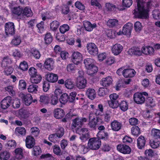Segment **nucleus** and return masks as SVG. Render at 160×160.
Returning a JSON list of instances; mask_svg holds the SVG:
<instances>
[{
    "mask_svg": "<svg viewBox=\"0 0 160 160\" xmlns=\"http://www.w3.org/2000/svg\"><path fill=\"white\" fill-rule=\"evenodd\" d=\"M12 62V60L9 57H5L2 60V66L4 67H8L11 64Z\"/></svg>",
    "mask_w": 160,
    "mask_h": 160,
    "instance_id": "obj_30",
    "label": "nucleus"
},
{
    "mask_svg": "<svg viewBox=\"0 0 160 160\" xmlns=\"http://www.w3.org/2000/svg\"><path fill=\"white\" fill-rule=\"evenodd\" d=\"M10 153L8 152L7 151L2 152L0 153V160H7L10 158Z\"/></svg>",
    "mask_w": 160,
    "mask_h": 160,
    "instance_id": "obj_37",
    "label": "nucleus"
},
{
    "mask_svg": "<svg viewBox=\"0 0 160 160\" xmlns=\"http://www.w3.org/2000/svg\"><path fill=\"white\" fill-rule=\"evenodd\" d=\"M101 145V142L100 140L97 138H93L89 140L88 147L92 150H97L100 147Z\"/></svg>",
    "mask_w": 160,
    "mask_h": 160,
    "instance_id": "obj_2",
    "label": "nucleus"
},
{
    "mask_svg": "<svg viewBox=\"0 0 160 160\" xmlns=\"http://www.w3.org/2000/svg\"><path fill=\"white\" fill-rule=\"evenodd\" d=\"M11 11L13 14L19 16L22 14L23 10L20 7H14L12 8Z\"/></svg>",
    "mask_w": 160,
    "mask_h": 160,
    "instance_id": "obj_35",
    "label": "nucleus"
},
{
    "mask_svg": "<svg viewBox=\"0 0 160 160\" xmlns=\"http://www.w3.org/2000/svg\"><path fill=\"white\" fill-rule=\"evenodd\" d=\"M107 25L110 28L115 27L118 25V21L115 19H110L107 21Z\"/></svg>",
    "mask_w": 160,
    "mask_h": 160,
    "instance_id": "obj_28",
    "label": "nucleus"
},
{
    "mask_svg": "<svg viewBox=\"0 0 160 160\" xmlns=\"http://www.w3.org/2000/svg\"><path fill=\"white\" fill-rule=\"evenodd\" d=\"M31 131L32 135L34 136H37L39 134L40 132L39 129L36 127L31 128Z\"/></svg>",
    "mask_w": 160,
    "mask_h": 160,
    "instance_id": "obj_62",
    "label": "nucleus"
},
{
    "mask_svg": "<svg viewBox=\"0 0 160 160\" xmlns=\"http://www.w3.org/2000/svg\"><path fill=\"white\" fill-rule=\"evenodd\" d=\"M11 101V97L8 96L4 98L1 102V106L3 109H6L8 108Z\"/></svg>",
    "mask_w": 160,
    "mask_h": 160,
    "instance_id": "obj_24",
    "label": "nucleus"
},
{
    "mask_svg": "<svg viewBox=\"0 0 160 160\" xmlns=\"http://www.w3.org/2000/svg\"><path fill=\"white\" fill-rule=\"evenodd\" d=\"M53 115L54 117L57 119H61L65 115L63 110L60 108H57L54 110Z\"/></svg>",
    "mask_w": 160,
    "mask_h": 160,
    "instance_id": "obj_21",
    "label": "nucleus"
},
{
    "mask_svg": "<svg viewBox=\"0 0 160 160\" xmlns=\"http://www.w3.org/2000/svg\"><path fill=\"white\" fill-rule=\"evenodd\" d=\"M65 87L68 89H72L74 87L73 82L71 79H68L65 81Z\"/></svg>",
    "mask_w": 160,
    "mask_h": 160,
    "instance_id": "obj_48",
    "label": "nucleus"
},
{
    "mask_svg": "<svg viewBox=\"0 0 160 160\" xmlns=\"http://www.w3.org/2000/svg\"><path fill=\"white\" fill-rule=\"evenodd\" d=\"M80 135V139L83 142L87 141L90 137L89 132L87 128H82L76 131Z\"/></svg>",
    "mask_w": 160,
    "mask_h": 160,
    "instance_id": "obj_3",
    "label": "nucleus"
},
{
    "mask_svg": "<svg viewBox=\"0 0 160 160\" xmlns=\"http://www.w3.org/2000/svg\"><path fill=\"white\" fill-rule=\"evenodd\" d=\"M131 132L133 135L137 137L141 133L140 129L137 126H135L132 128Z\"/></svg>",
    "mask_w": 160,
    "mask_h": 160,
    "instance_id": "obj_42",
    "label": "nucleus"
},
{
    "mask_svg": "<svg viewBox=\"0 0 160 160\" xmlns=\"http://www.w3.org/2000/svg\"><path fill=\"white\" fill-rule=\"evenodd\" d=\"M137 146L138 148L142 149L144 147L146 143V140L142 136H140L137 140Z\"/></svg>",
    "mask_w": 160,
    "mask_h": 160,
    "instance_id": "obj_25",
    "label": "nucleus"
},
{
    "mask_svg": "<svg viewBox=\"0 0 160 160\" xmlns=\"http://www.w3.org/2000/svg\"><path fill=\"white\" fill-rule=\"evenodd\" d=\"M120 108L124 112L127 111L128 107V103L126 101L123 100L119 104Z\"/></svg>",
    "mask_w": 160,
    "mask_h": 160,
    "instance_id": "obj_39",
    "label": "nucleus"
},
{
    "mask_svg": "<svg viewBox=\"0 0 160 160\" xmlns=\"http://www.w3.org/2000/svg\"><path fill=\"white\" fill-rule=\"evenodd\" d=\"M117 148L119 152L124 154H129L131 152L130 148L125 144H119L117 145Z\"/></svg>",
    "mask_w": 160,
    "mask_h": 160,
    "instance_id": "obj_10",
    "label": "nucleus"
},
{
    "mask_svg": "<svg viewBox=\"0 0 160 160\" xmlns=\"http://www.w3.org/2000/svg\"><path fill=\"white\" fill-rule=\"evenodd\" d=\"M87 70L88 74L90 75H92L97 72L98 68L96 66L93 65L90 67Z\"/></svg>",
    "mask_w": 160,
    "mask_h": 160,
    "instance_id": "obj_32",
    "label": "nucleus"
},
{
    "mask_svg": "<svg viewBox=\"0 0 160 160\" xmlns=\"http://www.w3.org/2000/svg\"><path fill=\"white\" fill-rule=\"evenodd\" d=\"M128 52L129 54L131 55L140 56L142 54V50L141 51L140 48L136 47H133L130 49Z\"/></svg>",
    "mask_w": 160,
    "mask_h": 160,
    "instance_id": "obj_17",
    "label": "nucleus"
},
{
    "mask_svg": "<svg viewBox=\"0 0 160 160\" xmlns=\"http://www.w3.org/2000/svg\"><path fill=\"white\" fill-rule=\"evenodd\" d=\"M97 136L98 138L100 139H103L107 138L108 136V134L104 131H99L97 134Z\"/></svg>",
    "mask_w": 160,
    "mask_h": 160,
    "instance_id": "obj_56",
    "label": "nucleus"
},
{
    "mask_svg": "<svg viewBox=\"0 0 160 160\" xmlns=\"http://www.w3.org/2000/svg\"><path fill=\"white\" fill-rule=\"evenodd\" d=\"M94 60L90 58H87L85 59L84 61V63L86 69L89 68L90 67L94 65Z\"/></svg>",
    "mask_w": 160,
    "mask_h": 160,
    "instance_id": "obj_36",
    "label": "nucleus"
},
{
    "mask_svg": "<svg viewBox=\"0 0 160 160\" xmlns=\"http://www.w3.org/2000/svg\"><path fill=\"white\" fill-rule=\"evenodd\" d=\"M4 28L5 33L7 35H12L14 34L15 28L13 22H9L6 23Z\"/></svg>",
    "mask_w": 160,
    "mask_h": 160,
    "instance_id": "obj_5",
    "label": "nucleus"
},
{
    "mask_svg": "<svg viewBox=\"0 0 160 160\" xmlns=\"http://www.w3.org/2000/svg\"><path fill=\"white\" fill-rule=\"evenodd\" d=\"M83 24L85 29L88 32L92 31L97 26L95 23L92 24L90 22L87 21H84Z\"/></svg>",
    "mask_w": 160,
    "mask_h": 160,
    "instance_id": "obj_16",
    "label": "nucleus"
},
{
    "mask_svg": "<svg viewBox=\"0 0 160 160\" xmlns=\"http://www.w3.org/2000/svg\"><path fill=\"white\" fill-rule=\"evenodd\" d=\"M22 14L23 16L28 17L32 16L33 13L30 8L28 7H26L23 10Z\"/></svg>",
    "mask_w": 160,
    "mask_h": 160,
    "instance_id": "obj_34",
    "label": "nucleus"
},
{
    "mask_svg": "<svg viewBox=\"0 0 160 160\" xmlns=\"http://www.w3.org/2000/svg\"><path fill=\"white\" fill-rule=\"evenodd\" d=\"M19 68L22 71H25L27 70L28 68V65L27 62L25 61L21 62L20 63Z\"/></svg>",
    "mask_w": 160,
    "mask_h": 160,
    "instance_id": "obj_53",
    "label": "nucleus"
},
{
    "mask_svg": "<svg viewBox=\"0 0 160 160\" xmlns=\"http://www.w3.org/2000/svg\"><path fill=\"white\" fill-rule=\"evenodd\" d=\"M15 158L17 159H21L23 157L22 149L21 148H16L15 150Z\"/></svg>",
    "mask_w": 160,
    "mask_h": 160,
    "instance_id": "obj_33",
    "label": "nucleus"
},
{
    "mask_svg": "<svg viewBox=\"0 0 160 160\" xmlns=\"http://www.w3.org/2000/svg\"><path fill=\"white\" fill-rule=\"evenodd\" d=\"M123 34V30L121 31L120 30L118 32H113L111 30L108 31V33L107 34V36L110 38H114L116 35H121Z\"/></svg>",
    "mask_w": 160,
    "mask_h": 160,
    "instance_id": "obj_38",
    "label": "nucleus"
},
{
    "mask_svg": "<svg viewBox=\"0 0 160 160\" xmlns=\"http://www.w3.org/2000/svg\"><path fill=\"white\" fill-rule=\"evenodd\" d=\"M123 47L119 44H116L111 47V51L115 56L118 55L122 51Z\"/></svg>",
    "mask_w": 160,
    "mask_h": 160,
    "instance_id": "obj_12",
    "label": "nucleus"
},
{
    "mask_svg": "<svg viewBox=\"0 0 160 160\" xmlns=\"http://www.w3.org/2000/svg\"><path fill=\"white\" fill-rule=\"evenodd\" d=\"M151 136L154 138L158 139L160 138V130L153 128L151 130Z\"/></svg>",
    "mask_w": 160,
    "mask_h": 160,
    "instance_id": "obj_40",
    "label": "nucleus"
},
{
    "mask_svg": "<svg viewBox=\"0 0 160 160\" xmlns=\"http://www.w3.org/2000/svg\"><path fill=\"white\" fill-rule=\"evenodd\" d=\"M87 119L85 118H76L73 120L72 126V128H81L83 123L87 122Z\"/></svg>",
    "mask_w": 160,
    "mask_h": 160,
    "instance_id": "obj_7",
    "label": "nucleus"
},
{
    "mask_svg": "<svg viewBox=\"0 0 160 160\" xmlns=\"http://www.w3.org/2000/svg\"><path fill=\"white\" fill-rule=\"evenodd\" d=\"M108 103L109 106L113 109L117 108L119 106L118 101L109 100Z\"/></svg>",
    "mask_w": 160,
    "mask_h": 160,
    "instance_id": "obj_51",
    "label": "nucleus"
},
{
    "mask_svg": "<svg viewBox=\"0 0 160 160\" xmlns=\"http://www.w3.org/2000/svg\"><path fill=\"white\" fill-rule=\"evenodd\" d=\"M86 94L88 97L91 100L94 99L96 96L95 90L92 88L88 89L87 90Z\"/></svg>",
    "mask_w": 160,
    "mask_h": 160,
    "instance_id": "obj_29",
    "label": "nucleus"
},
{
    "mask_svg": "<svg viewBox=\"0 0 160 160\" xmlns=\"http://www.w3.org/2000/svg\"><path fill=\"white\" fill-rule=\"evenodd\" d=\"M59 23L58 21H53L50 24V28L51 29L52 31L56 30L59 26Z\"/></svg>",
    "mask_w": 160,
    "mask_h": 160,
    "instance_id": "obj_52",
    "label": "nucleus"
},
{
    "mask_svg": "<svg viewBox=\"0 0 160 160\" xmlns=\"http://www.w3.org/2000/svg\"><path fill=\"white\" fill-rule=\"evenodd\" d=\"M19 115L20 117L25 118L29 116V113L28 111L23 109L19 110L18 112Z\"/></svg>",
    "mask_w": 160,
    "mask_h": 160,
    "instance_id": "obj_47",
    "label": "nucleus"
},
{
    "mask_svg": "<svg viewBox=\"0 0 160 160\" xmlns=\"http://www.w3.org/2000/svg\"><path fill=\"white\" fill-rule=\"evenodd\" d=\"M137 6L134 10V14L139 18H146L148 17V12L151 2H143V0H137Z\"/></svg>",
    "mask_w": 160,
    "mask_h": 160,
    "instance_id": "obj_1",
    "label": "nucleus"
},
{
    "mask_svg": "<svg viewBox=\"0 0 160 160\" xmlns=\"http://www.w3.org/2000/svg\"><path fill=\"white\" fill-rule=\"evenodd\" d=\"M26 133V130L25 128L22 127H17L15 130V133L18 136H24Z\"/></svg>",
    "mask_w": 160,
    "mask_h": 160,
    "instance_id": "obj_26",
    "label": "nucleus"
},
{
    "mask_svg": "<svg viewBox=\"0 0 160 160\" xmlns=\"http://www.w3.org/2000/svg\"><path fill=\"white\" fill-rule=\"evenodd\" d=\"M45 43L47 44H50L52 41V38L50 33H47L44 38Z\"/></svg>",
    "mask_w": 160,
    "mask_h": 160,
    "instance_id": "obj_59",
    "label": "nucleus"
},
{
    "mask_svg": "<svg viewBox=\"0 0 160 160\" xmlns=\"http://www.w3.org/2000/svg\"><path fill=\"white\" fill-rule=\"evenodd\" d=\"M160 145V142L157 139L152 141L150 142V145L153 148H156Z\"/></svg>",
    "mask_w": 160,
    "mask_h": 160,
    "instance_id": "obj_50",
    "label": "nucleus"
},
{
    "mask_svg": "<svg viewBox=\"0 0 160 160\" xmlns=\"http://www.w3.org/2000/svg\"><path fill=\"white\" fill-rule=\"evenodd\" d=\"M42 77L39 74L31 77L30 80L31 83L34 84H38L41 81Z\"/></svg>",
    "mask_w": 160,
    "mask_h": 160,
    "instance_id": "obj_27",
    "label": "nucleus"
},
{
    "mask_svg": "<svg viewBox=\"0 0 160 160\" xmlns=\"http://www.w3.org/2000/svg\"><path fill=\"white\" fill-rule=\"evenodd\" d=\"M21 40L19 36H16L12 41V43L15 45H18L20 44Z\"/></svg>",
    "mask_w": 160,
    "mask_h": 160,
    "instance_id": "obj_63",
    "label": "nucleus"
},
{
    "mask_svg": "<svg viewBox=\"0 0 160 160\" xmlns=\"http://www.w3.org/2000/svg\"><path fill=\"white\" fill-rule=\"evenodd\" d=\"M64 129L62 127H60L56 130V134L58 138H61L64 135Z\"/></svg>",
    "mask_w": 160,
    "mask_h": 160,
    "instance_id": "obj_54",
    "label": "nucleus"
},
{
    "mask_svg": "<svg viewBox=\"0 0 160 160\" xmlns=\"http://www.w3.org/2000/svg\"><path fill=\"white\" fill-rule=\"evenodd\" d=\"M49 97L47 95H43L40 96V101L44 104L49 103Z\"/></svg>",
    "mask_w": 160,
    "mask_h": 160,
    "instance_id": "obj_44",
    "label": "nucleus"
},
{
    "mask_svg": "<svg viewBox=\"0 0 160 160\" xmlns=\"http://www.w3.org/2000/svg\"><path fill=\"white\" fill-rule=\"evenodd\" d=\"M103 122L100 118L97 117L96 118H93L92 119L89 120L88 125L90 128L95 129L96 127L103 123Z\"/></svg>",
    "mask_w": 160,
    "mask_h": 160,
    "instance_id": "obj_4",
    "label": "nucleus"
},
{
    "mask_svg": "<svg viewBox=\"0 0 160 160\" xmlns=\"http://www.w3.org/2000/svg\"><path fill=\"white\" fill-rule=\"evenodd\" d=\"M136 72L132 69H125L123 71L122 75L125 78L133 77L136 74Z\"/></svg>",
    "mask_w": 160,
    "mask_h": 160,
    "instance_id": "obj_20",
    "label": "nucleus"
},
{
    "mask_svg": "<svg viewBox=\"0 0 160 160\" xmlns=\"http://www.w3.org/2000/svg\"><path fill=\"white\" fill-rule=\"evenodd\" d=\"M147 102L148 105L152 108L155 105V101L152 98H148L147 100Z\"/></svg>",
    "mask_w": 160,
    "mask_h": 160,
    "instance_id": "obj_64",
    "label": "nucleus"
},
{
    "mask_svg": "<svg viewBox=\"0 0 160 160\" xmlns=\"http://www.w3.org/2000/svg\"><path fill=\"white\" fill-rule=\"evenodd\" d=\"M69 27L67 24H63L60 26L59 30L62 33H64L66 32L69 30Z\"/></svg>",
    "mask_w": 160,
    "mask_h": 160,
    "instance_id": "obj_58",
    "label": "nucleus"
},
{
    "mask_svg": "<svg viewBox=\"0 0 160 160\" xmlns=\"http://www.w3.org/2000/svg\"><path fill=\"white\" fill-rule=\"evenodd\" d=\"M28 73L30 77L38 74L37 69L33 67H31L29 68L28 70Z\"/></svg>",
    "mask_w": 160,
    "mask_h": 160,
    "instance_id": "obj_60",
    "label": "nucleus"
},
{
    "mask_svg": "<svg viewBox=\"0 0 160 160\" xmlns=\"http://www.w3.org/2000/svg\"><path fill=\"white\" fill-rule=\"evenodd\" d=\"M41 152L42 151L40 147L38 146H35L33 148L32 153L33 156H37L39 155Z\"/></svg>",
    "mask_w": 160,
    "mask_h": 160,
    "instance_id": "obj_46",
    "label": "nucleus"
},
{
    "mask_svg": "<svg viewBox=\"0 0 160 160\" xmlns=\"http://www.w3.org/2000/svg\"><path fill=\"white\" fill-rule=\"evenodd\" d=\"M26 146L27 148L30 149L34 147L35 144V139L32 136H28L27 137L26 140Z\"/></svg>",
    "mask_w": 160,
    "mask_h": 160,
    "instance_id": "obj_14",
    "label": "nucleus"
},
{
    "mask_svg": "<svg viewBox=\"0 0 160 160\" xmlns=\"http://www.w3.org/2000/svg\"><path fill=\"white\" fill-rule=\"evenodd\" d=\"M69 100L68 95L66 93H63L60 97L59 101L62 104H65Z\"/></svg>",
    "mask_w": 160,
    "mask_h": 160,
    "instance_id": "obj_43",
    "label": "nucleus"
},
{
    "mask_svg": "<svg viewBox=\"0 0 160 160\" xmlns=\"http://www.w3.org/2000/svg\"><path fill=\"white\" fill-rule=\"evenodd\" d=\"M142 53L145 55H152L154 54V48L150 46H143L142 48Z\"/></svg>",
    "mask_w": 160,
    "mask_h": 160,
    "instance_id": "obj_18",
    "label": "nucleus"
},
{
    "mask_svg": "<svg viewBox=\"0 0 160 160\" xmlns=\"http://www.w3.org/2000/svg\"><path fill=\"white\" fill-rule=\"evenodd\" d=\"M112 79L110 77H108L106 78H103L102 79V85L104 87H107L111 84Z\"/></svg>",
    "mask_w": 160,
    "mask_h": 160,
    "instance_id": "obj_31",
    "label": "nucleus"
},
{
    "mask_svg": "<svg viewBox=\"0 0 160 160\" xmlns=\"http://www.w3.org/2000/svg\"><path fill=\"white\" fill-rule=\"evenodd\" d=\"M31 53L33 56L36 59H38L40 57V54L38 50L33 49L31 51Z\"/></svg>",
    "mask_w": 160,
    "mask_h": 160,
    "instance_id": "obj_61",
    "label": "nucleus"
},
{
    "mask_svg": "<svg viewBox=\"0 0 160 160\" xmlns=\"http://www.w3.org/2000/svg\"><path fill=\"white\" fill-rule=\"evenodd\" d=\"M46 80L48 82L54 83L56 82L58 78L57 74L52 73H48L45 76Z\"/></svg>",
    "mask_w": 160,
    "mask_h": 160,
    "instance_id": "obj_15",
    "label": "nucleus"
},
{
    "mask_svg": "<svg viewBox=\"0 0 160 160\" xmlns=\"http://www.w3.org/2000/svg\"><path fill=\"white\" fill-rule=\"evenodd\" d=\"M122 126V123L116 120H114L111 123V129L113 131H118L121 129Z\"/></svg>",
    "mask_w": 160,
    "mask_h": 160,
    "instance_id": "obj_22",
    "label": "nucleus"
},
{
    "mask_svg": "<svg viewBox=\"0 0 160 160\" xmlns=\"http://www.w3.org/2000/svg\"><path fill=\"white\" fill-rule=\"evenodd\" d=\"M82 59V55L79 52H74L72 55V60L75 64L78 65L80 64Z\"/></svg>",
    "mask_w": 160,
    "mask_h": 160,
    "instance_id": "obj_8",
    "label": "nucleus"
},
{
    "mask_svg": "<svg viewBox=\"0 0 160 160\" xmlns=\"http://www.w3.org/2000/svg\"><path fill=\"white\" fill-rule=\"evenodd\" d=\"M132 25L130 23L125 24L123 28V34L129 36L132 29Z\"/></svg>",
    "mask_w": 160,
    "mask_h": 160,
    "instance_id": "obj_23",
    "label": "nucleus"
},
{
    "mask_svg": "<svg viewBox=\"0 0 160 160\" xmlns=\"http://www.w3.org/2000/svg\"><path fill=\"white\" fill-rule=\"evenodd\" d=\"M54 61L51 58L46 59L44 63V66L45 68L49 71H51L53 68V64Z\"/></svg>",
    "mask_w": 160,
    "mask_h": 160,
    "instance_id": "obj_19",
    "label": "nucleus"
},
{
    "mask_svg": "<svg viewBox=\"0 0 160 160\" xmlns=\"http://www.w3.org/2000/svg\"><path fill=\"white\" fill-rule=\"evenodd\" d=\"M134 28L136 32H139L142 29V26L139 22H136L134 24Z\"/></svg>",
    "mask_w": 160,
    "mask_h": 160,
    "instance_id": "obj_55",
    "label": "nucleus"
},
{
    "mask_svg": "<svg viewBox=\"0 0 160 160\" xmlns=\"http://www.w3.org/2000/svg\"><path fill=\"white\" fill-rule=\"evenodd\" d=\"M27 84L26 81L23 79L20 80L19 82L18 88L21 90H24L26 88Z\"/></svg>",
    "mask_w": 160,
    "mask_h": 160,
    "instance_id": "obj_49",
    "label": "nucleus"
},
{
    "mask_svg": "<svg viewBox=\"0 0 160 160\" xmlns=\"http://www.w3.org/2000/svg\"><path fill=\"white\" fill-rule=\"evenodd\" d=\"M58 138V137L56 133L50 134L48 137V139L50 141L54 143L57 141Z\"/></svg>",
    "mask_w": 160,
    "mask_h": 160,
    "instance_id": "obj_57",
    "label": "nucleus"
},
{
    "mask_svg": "<svg viewBox=\"0 0 160 160\" xmlns=\"http://www.w3.org/2000/svg\"><path fill=\"white\" fill-rule=\"evenodd\" d=\"M134 101L138 104L143 103L145 101V98L141 93H135L133 95Z\"/></svg>",
    "mask_w": 160,
    "mask_h": 160,
    "instance_id": "obj_13",
    "label": "nucleus"
},
{
    "mask_svg": "<svg viewBox=\"0 0 160 160\" xmlns=\"http://www.w3.org/2000/svg\"><path fill=\"white\" fill-rule=\"evenodd\" d=\"M38 86L36 85H30L28 88V91L31 93H36L38 91Z\"/></svg>",
    "mask_w": 160,
    "mask_h": 160,
    "instance_id": "obj_41",
    "label": "nucleus"
},
{
    "mask_svg": "<svg viewBox=\"0 0 160 160\" xmlns=\"http://www.w3.org/2000/svg\"><path fill=\"white\" fill-rule=\"evenodd\" d=\"M87 81L85 78H77L76 86L79 89H83L86 87Z\"/></svg>",
    "mask_w": 160,
    "mask_h": 160,
    "instance_id": "obj_11",
    "label": "nucleus"
},
{
    "mask_svg": "<svg viewBox=\"0 0 160 160\" xmlns=\"http://www.w3.org/2000/svg\"><path fill=\"white\" fill-rule=\"evenodd\" d=\"M19 96L22 98L23 102L26 105H29L32 101V97L30 94H25L22 92H21L19 94Z\"/></svg>",
    "mask_w": 160,
    "mask_h": 160,
    "instance_id": "obj_9",
    "label": "nucleus"
},
{
    "mask_svg": "<svg viewBox=\"0 0 160 160\" xmlns=\"http://www.w3.org/2000/svg\"><path fill=\"white\" fill-rule=\"evenodd\" d=\"M87 49L89 53L92 55L96 56L98 52L97 47L94 43H88L87 45Z\"/></svg>",
    "mask_w": 160,
    "mask_h": 160,
    "instance_id": "obj_6",
    "label": "nucleus"
},
{
    "mask_svg": "<svg viewBox=\"0 0 160 160\" xmlns=\"http://www.w3.org/2000/svg\"><path fill=\"white\" fill-rule=\"evenodd\" d=\"M108 90L106 88H100L98 90V94L100 96H103L108 93Z\"/></svg>",
    "mask_w": 160,
    "mask_h": 160,
    "instance_id": "obj_45",
    "label": "nucleus"
}]
</instances>
